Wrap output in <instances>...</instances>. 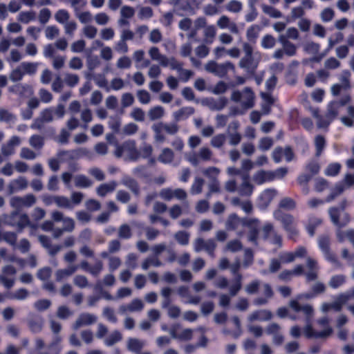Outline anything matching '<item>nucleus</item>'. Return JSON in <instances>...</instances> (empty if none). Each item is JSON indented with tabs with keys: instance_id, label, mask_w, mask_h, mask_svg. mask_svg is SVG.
I'll return each instance as SVG.
<instances>
[{
	"instance_id": "1",
	"label": "nucleus",
	"mask_w": 354,
	"mask_h": 354,
	"mask_svg": "<svg viewBox=\"0 0 354 354\" xmlns=\"http://www.w3.org/2000/svg\"><path fill=\"white\" fill-rule=\"evenodd\" d=\"M242 49L244 55L239 59L238 65L247 73H254L259 64V59L255 58L254 56V47L250 43L243 41L242 43Z\"/></svg>"
},
{
	"instance_id": "2",
	"label": "nucleus",
	"mask_w": 354,
	"mask_h": 354,
	"mask_svg": "<svg viewBox=\"0 0 354 354\" xmlns=\"http://www.w3.org/2000/svg\"><path fill=\"white\" fill-rule=\"evenodd\" d=\"M54 19L57 23L62 25L64 33L72 37L77 29V24L74 19H71L70 12L65 8H59L54 13Z\"/></svg>"
},
{
	"instance_id": "3",
	"label": "nucleus",
	"mask_w": 354,
	"mask_h": 354,
	"mask_svg": "<svg viewBox=\"0 0 354 354\" xmlns=\"http://www.w3.org/2000/svg\"><path fill=\"white\" fill-rule=\"evenodd\" d=\"M114 154L117 158H124L125 160H136L140 157V153L136 149L134 140H127L122 145L116 146Z\"/></svg>"
},
{
	"instance_id": "4",
	"label": "nucleus",
	"mask_w": 354,
	"mask_h": 354,
	"mask_svg": "<svg viewBox=\"0 0 354 354\" xmlns=\"http://www.w3.org/2000/svg\"><path fill=\"white\" fill-rule=\"evenodd\" d=\"M348 205V202L347 199L344 198L340 202L339 208L333 207L328 209V213L331 221L338 227H342L345 226L350 221V216L346 212H343L342 217L340 218V211L344 212Z\"/></svg>"
},
{
	"instance_id": "5",
	"label": "nucleus",
	"mask_w": 354,
	"mask_h": 354,
	"mask_svg": "<svg viewBox=\"0 0 354 354\" xmlns=\"http://www.w3.org/2000/svg\"><path fill=\"white\" fill-rule=\"evenodd\" d=\"M3 221L10 226L17 227L19 232L24 227L32 226L28 216L26 214H20L17 211H14L8 215H4Z\"/></svg>"
},
{
	"instance_id": "6",
	"label": "nucleus",
	"mask_w": 354,
	"mask_h": 354,
	"mask_svg": "<svg viewBox=\"0 0 354 354\" xmlns=\"http://www.w3.org/2000/svg\"><path fill=\"white\" fill-rule=\"evenodd\" d=\"M204 68L208 73L220 77L225 76L229 71L234 72L236 69L235 65L230 61L219 64L214 60H210L205 64Z\"/></svg>"
},
{
	"instance_id": "7",
	"label": "nucleus",
	"mask_w": 354,
	"mask_h": 354,
	"mask_svg": "<svg viewBox=\"0 0 354 354\" xmlns=\"http://www.w3.org/2000/svg\"><path fill=\"white\" fill-rule=\"evenodd\" d=\"M231 100L239 103L243 109H248L254 106V94L250 88L246 87L242 91H234L232 92Z\"/></svg>"
},
{
	"instance_id": "8",
	"label": "nucleus",
	"mask_w": 354,
	"mask_h": 354,
	"mask_svg": "<svg viewBox=\"0 0 354 354\" xmlns=\"http://www.w3.org/2000/svg\"><path fill=\"white\" fill-rule=\"evenodd\" d=\"M313 296L314 295L310 293L299 295L296 297V299H291L289 301V307L296 313L301 311L306 316V320H309L314 315L313 307L310 304H305L304 306H301L299 304V301L302 298L308 299L312 298Z\"/></svg>"
},
{
	"instance_id": "9",
	"label": "nucleus",
	"mask_w": 354,
	"mask_h": 354,
	"mask_svg": "<svg viewBox=\"0 0 354 354\" xmlns=\"http://www.w3.org/2000/svg\"><path fill=\"white\" fill-rule=\"evenodd\" d=\"M273 215L277 220L281 221L284 230L288 233L290 239L298 234V230L295 225V218L292 215L281 214L279 210H276Z\"/></svg>"
},
{
	"instance_id": "10",
	"label": "nucleus",
	"mask_w": 354,
	"mask_h": 354,
	"mask_svg": "<svg viewBox=\"0 0 354 354\" xmlns=\"http://www.w3.org/2000/svg\"><path fill=\"white\" fill-rule=\"evenodd\" d=\"M37 202V198L32 194H28L24 196H13L10 199V206L16 210L24 207H30Z\"/></svg>"
},
{
	"instance_id": "11",
	"label": "nucleus",
	"mask_w": 354,
	"mask_h": 354,
	"mask_svg": "<svg viewBox=\"0 0 354 354\" xmlns=\"http://www.w3.org/2000/svg\"><path fill=\"white\" fill-rule=\"evenodd\" d=\"M351 96L349 95H346L342 96L339 101L331 102L328 106L326 118L333 120L337 116L340 107L347 104L351 102Z\"/></svg>"
},
{
	"instance_id": "12",
	"label": "nucleus",
	"mask_w": 354,
	"mask_h": 354,
	"mask_svg": "<svg viewBox=\"0 0 354 354\" xmlns=\"http://www.w3.org/2000/svg\"><path fill=\"white\" fill-rule=\"evenodd\" d=\"M216 26L221 30H228L233 35H238L241 31L238 24L225 15H221L216 21Z\"/></svg>"
},
{
	"instance_id": "13",
	"label": "nucleus",
	"mask_w": 354,
	"mask_h": 354,
	"mask_svg": "<svg viewBox=\"0 0 354 354\" xmlns=\"http://www.w3.org/2000/svg\"><path fill=\"white\" fill-rule=\"evenodd\" d=\"M194 250L199 252L205 250L209 254L213 255L216 244L212 239L204 240L202 238H197L194 242Z\"/></svg>"
},
{
	"instance_id": "14",
	"label": "nucleus",
	"mask_w": 354,
	"mask_h": 354,
	"mask_svg": "<svg viewBox=\"0 0 354 354\" xmlns=\"http://www.w3.org/2000/svg\"><path fill=\"white\" fill-rule=\"evenodd\" d=\"M149 55L152 60L158 62L160 65L163 67L170 66L171 64H174V59H175L174 57H167L161 54L159 49L155 46L149 50Z\"/></svg>"
},
{
	"instance_id": "15",
	"label": "nucleus",
	"mask_w": 354,
	"mask_h": 354,
	"mask_svg": "<svg viewBox=\"0 0 354 354\" xmlns=\"http://www.w3.org/2000/svg\"><path fill=\"white\" fill-rule=\"evenodd\" d=\"M354 299V288L337 295L333 303L335 311L339 312L348 301Z\"/></svg>"
},
{
	"instance_id": "16",
	"label": "nucleus",
	"mask_w": 354,
	"mask_h": 354,
	"mask_svg": "<svg viewBox=\"0 0 354 354\" xmlns=\"http://www.w3.org/2000/svg\"><path fill=\"white\" fill-rule=\"evenodd\" d=\"M145 308L144 302L138 298L133 299L130 303L119 307V313L124 315L127 313H140Z\"/></svg>"
},
{
	"instance_id": "17",
	"label": "nucleus",
	"mask_w": 354,
	"mask_h": 354,
	"mask_svg": "<svg viewBox=\"0 0 354 354\" xmlns=\"http://www.w3.org/2000/svg\"><path fill=\"white\" fill-rule=\"evenodd\" d=\"M318 243L320 249L324 252L326 258L334 263L338 264V261L337 260L334 254H333L330 250V239L327 235H322L318 239Z\"/></svg>"
},
{
	"instance_id": "18",
	"label": "nucleus",
	"mask_w": 354,
	"mask_h": 354,
	"mask_svg": "<svg viewBox=\"0 0 354 354\" xmlns=\"http://www.w3.org/2000/svg\"><path fill=\"white\" fill-rule=\"evenodd\" d=\"M277 194V191L274 189H265L258 198V207L262 209H266Z\"/></svg>"
},
{
	"instance_id": "19",
	"label": "nucleus",
	"mask_w": 354,
	"mask_h": 354,
	"mask_svg": "<svg viewBox=\"0 0 354 354\" xmlns=\"http://www.w3.org/2000/svg\"><path fill=\"white\" fill-rule=\"evenodd\" d=\"M21 140L17 136H12L1 147V153L4 156H10L15 153V147L21 144Z\"/></svg>"
},
{
	"instance_id": "20",
	"label": "nucleus",
	"mask_w": 354,
	"mask_h": 354,
	"mask_svg": "<svg viewBox=\"0 0 354 354\" xmlns=\"http://www.w3.org/2000/svg\"><path fill=\"white\" fill-rule=\"evenodd\" d=\"M306 263L308 268V272L305 273L307 281L317 280L319 277V266L317 261L310 257H307L306 259Z\"/></svg>"
},
{
	"instance_id": "21",
	"label": "nucleus",
	"mask_w": 354,
	"mask_h": 354,
	"mask_svg": "<svg viewBox=\"0 0 354 354\" xmlns=\"http://www.w3.org/2000/svg\"><path fill=\"white\" fill-rule=\"evenodd\" d=\"M262 287L263 290V296L257 297L253 301L254 304L257 306L266 305L274 297V290L269 283H264L262 285Z\"/></svg>"
},
{
	"instance_id": "22",
	"label": "nucleus",
	"mask_w": 354,
	"mask_h": 354,
	"mask_svg": "<svg viewBox=\"0 0 354 354\" xmlns=\"http://www.w3.org/2000/svg\"><path fill=\"white\" fill-rule=\"evenodd\" d=\"M254 191V185L250 182L248 174L241 176V183L238 187V193L240 196H250Z\"/></svg>"
},
{
	"instance_id": "23",
	"label": "nucleus",
	"mask_w": 354,
	"mask_h": 354,
	"mask_svg": "<svg viewBox=\"0 0 354 354\" xmlns=\"http://www.w3.org/2000/svg\"><path fill=\"white\" fill-rule=\"evenodd\" d=\"M97 321V317L92 314L82 313L74 323V329L78 330L82 327L90 326Z\"/></svg>"
},
{
	"instance_id": "24",
	"label": "nucleus",
	"mask_w": 354,
	"mask_h": 354,
	"mask_svg": "<svg viewBox=\"0 0 354 354\" xmlns=\"http://www.w3.org/2000/svg\"><path fill=\"white\" fill-rule=\"evenodd\" d=\"M28 186V182L24 176H19L18 178L11 180L8 185V190L10 194L24 190Z\"/></svg>"
},
{
	"instance_id": "25",
	"label": "nucleus",
	"mask_w": 354,
	"mask_h": 354,
	"mask_svg": "<svg viewBox=\"0 0 354 354\" xmlns=\"http://www.w3.org/2000/svg\"><path fill=\"white\" fill-rule=\"evenodd\" d=\"M183 64L178 61L176 58L174 59V64L170 65V68L176 70L178 72L180 80L187 82L193 75V71L183 68Z\"/></svg>"
},
{
	"instance_id": "26",
	"label": "nucleus",
	"mask_w": 354,
	"mask_h": 354,
	"mask_svg": "<svg viewBox=\"0 0 354 354\" xmlns=\"http://www.w3.org/2000/svg\"><path fill=\"white\" fill-rule=\"evenodd\" d=\"M272 317V313L270 310L261 309L250 313L248 317V319L249 322H252L254 321H266Z\"/></svg>"
},
{
	"instance_id": "27",
	"label": "nucleus",
	"mask_w": 354,
	"mask_h": 354,
	"mask_svg": "<svg viewBox=\"0 0 354 354\" xmlns=\"http://www.w3.org/2000/svg\"><path fill=\"white\" fill-rule=\"evenodd\" d=\"M77 269V265H69L66 268L57 270L55 273L56 281H62L63 279L69 277L73 274Z\"/></svg>"
},
{
	"instance_id": "28",
	"label": "nucleus",
	"mask_w": 354,
	"mask_h": 354,
	"mask_svg": "<svg viewBox=\"0 0 354 354\" xmlns=\"http://www.w3.org/2000/svg\"><path fill=\"white\" fill-rule=\"evenodd\" d=\"M217 30L214 25H208L203 30V41L206 44H211L214 42Z\"/></svg>"
},
{
	"instance_id": "29",
	"label": "nucleus",
	"mask_w": 354,
	"mask_h": 354,
	"mask_svg": "<svg viewBox=\"0 0 354 354\" xmlns=\"http://www.w3.org/2000/svg\"><path fill=\"white\" fill-rule=\"evenodd\" d=\"M279 40L282 44L283 50L285 54L289 57L294 56L297 52V46L288 41L283 35L279 37Z\"/></svg>"
},
{
	"instance_id": "30",
	"label": "nucleus",
	"mask_w": 354,
	"mask_h": 354,
	"mask_svg": "<svg viewBox=\"0 0 354 354\" xmlns=\"http://www.w3.org/2000/svg\"><path fill=\"white\" fill-rule=\"evenodd\" d=\"M116 187L117 183L112 180L109 183L100 185L96 189V192L98 196L104 197L107 194L113 192L115 189Z\"/></svg>"
},
{
	"instance_id": "31",
	"label": "nucleus",
	"mask_w": 354,
	"mask_h": 354,
	"mask_svg": "<svg viewBox=\"0 0 354 354\" xmlns=\"http://www.w3.org/2000/svg\"><path fill=\"white\" fill-rule=\"evenodd\" d=\"M195 109L192 106H186L180 109L175 111L173 114L176 121H180L187 119L190 115H193Z\"/></svg>"
},
{
	"instance_id": "32",
	"label": "nucleus",
	"mask_w": 354,
	"mask_h": 354,
	"mask_svg": "<svg viewBox=\"0 0 354 354\" xmlns=\"http://www.w3.org/2000/svg\"><path fill=\"white\" fill-rule=\"evenodd\" d=\"M20 66L24 75H27L32 76L35 75L37 72L39 63L24 62L20 64Z\"/></svg>"
},
{
	"instance_id": "33",
	"label": "nucleus",
	"mask_w": 354,
	"mask_h": 354,
	"mask_svg": "<svg viewBox=\"0 0 354 354\" xmlns=\"http://www.w3.org/2000/svg\"><path fill=\"white\" fill-rule=\"evenodd\" d=\"M270 171L260 170L253 175V180L257 185H261L267 181H272Z\"/></svg>"
},
{
	"instance_id": "34",
	"label": "nucleus",
	"mask_w": 354,
	"mask_h": 354,
	"mask_svg": "<svg viewBox=\"0 0 354 354\" xmlns=\"http://www.w3.org/2000/svg\"><path fill=\"white\" fill-rule=\"evenodd\" d=\"M261 27L259 25L254 24L249 26L245 32L247 42L255 43L256 40L259 37Z\"/></svg>"
},
{
	"instance_id": "35",
	"label": "nucleus",
	"mask_w": 354,
	"mask_h": 354,
	"mask_svg": "<svg viewBox=\"0 0 354 354\" xmlns=\"http://www.w3.org/2000/svg\"><path fill=\"white\" fill-rule=\"evenodd\" d=\"M165 114V109L161 106H155L151 107L147 113L149 119L151 121H155L161 119Z\"/></svg>"
},
{
	"instance_id": "36",
	"label": "nucleus",
	"mask_w": 354,
	"mask_h": 354,
	"mask_svg": "<svg viewBox=\"0 0 354 354\" xmlns=\"http://www.w3.org/2000/svg\"><path fill=\"white\" fill-rule=\"evenodd\" d=\"M75 187L79 188H88L93 185V181L86 176L78 174L74 177Z\"/></svg>"
},
{
	"instance_id": "37",
	"label": "nucleus",
	"mask_w": 354,
	"mask_h": 354,
	"mask_svg": "<svg viewBox=\"0 0 354 354\" xmlns=\"http://www.w3.org/2000/svg\"><path fill=\"white\" fill-rule=\"evenodd\" d=\"M174 151L169 148H164L158 156V160L164 164H169L174 160Z\"/></svg>"
},
{
	"instance_id": "38",
	"label": "nucleus",
	"mask_w": 354,
	"mask_h": 354,
	"mask_svg": "<svg viewBox=\"0 0 354 354\" xmlns=\"http://www.w3.org/2000/svg\"><path fill=\"white\" fill-rule=\"evenodd\" d=\"M28 143L35 150H41L44 145V137L34 134L30 137Z\"/></svg>"
},
{
	"instance_id": "39",
	"label": "nucleus",
	"mask_w": 354,
	"mask_h": 354,
	"mask_svg": "<svg viewBox=\"0 0 354 354\" xmlns=\"http://www.w3.org/2000/svg\"><path fill=\"white\" fill-rule=\"evenodd\" d=\"M36 19V12L33 10L22 11L19 13L17 20L27 24Z\"/></svg>"
},
{
	"instance_id": "40",
	"label": "nucleus",
	"mask_w": 354,
	"mask_h": 354,
	"mask_svg": "<svg viewBox=\"0 0 354 354\" xmlns=\"http://www.w3.org/2000/svg\"><path fill=\"white\" fill-rule=\"evenodd\" d=\"M227 12L234 14H239L243 10V3L239 0H230L225 5Z\"/></svg>"
},
{
	"instance_id": "41",
	"label": "nucleus",
	"mask_w": 354,
	"mask_h": 354,
	"mask_svg": "<svg viewBox=\"0 0 354 354\" xmlns=\"http://www.w3.org/2000/svg\"><path fill=\"white\" fill-rule=\"evenodd\" d=\"M220 172V169L214 166L208 167L202 170V174L209 179L210 181L218 180V176Z\"/></svg>"
},
{
	"instance_id": "42",
	"label": "nucleus",
	"mask_w": 354,
	"mask_h": 354,
	"mask_svg": "<svg viewBox=\"0 0 354 354\" xmlns=\"http://www.w3.org/2000/svg\"><path fill=\"white\" fill-rule=\"evenodd\" d=\"M122 183L129 189L136 196L140 195L138 184L134 179L129 177H125L122 180Z\"/></svg>"
},
{
	"instance_id": "43",
	"label": "nucleus",
	"mask_w": 354,
	"mask_h": 354,
	"mask_svg": "<svg viewBox=\"0 0 354 354\" xmlns=\"http://www.w3.org/2000/svg\"><path fill=\"white\" fill-rule=\"evenodd\" d=\"M162 262L156 257H149L146 258L141 264L142 270H147L150 267H160L162 266Z\"/></svg>"
},
{
	"instance_id": "44",
	"label": "nucleus",
	"mask_w": 354,
	"mask_h": 354,
	"mask_svg": "<svg viewBox=\"0 0 354 354\" xmlns=\"http://www.w3.org/2000/svg\"><path fill=\"white\" fill-rule=\"evenodd\" d=\"M261 7L263 12L272 18L279 19L282 17L281 12L271 6L261 4Z\"/></svg>"
},
{
	"instance_id": "45",
	"label": "nucleus",
	"mask_w": 354,
	"mask_h": 354,
	"mask_svg": "<svg viewBox=\"0 0 354 354\" xmlns=\"http://www.w3.org/2000/svg\"><path fill=\"white\" fill-rule=\"evenodd\" d=\"M226 142V136L224 133H218L213 136L210 140V145L216 149L223 147Z\"/></svg>"
},
{
	"instance_id": "46",
	"label": "nucleus",
	"mask_w": 354,
	"mask_h": 354,
	"mask_svg": "<svg viewBox=\"0 0 354 354\" xmlns=\"http://www.w3.org/2000/svg\"><path fill=\"white\" fill-rule=\"evenodd\" d=\"M197 153L201 161H210L213 157V151L207 147H201Z\"/></svg>"
},
{
	"instance_id": "47",
	"label": "nucleus",
	"mask_w": 354,
	"mask_h": 354,
	"mask_svg": "<svg viewBox=\"0 0 354 354\" xmlns=\"http://www.w3.org/2000/svg\"><path fill=\"white\" fill-rule=\"evenodd\" d=\"M54 203L59 208L72 209L73 205L70 199L64 196H56Z\"/></svg>"
},
{
	"instance_id": "48",
	"label": "nucleus",
	"mask_w": 354,
	"mask_h": 354,
	"mask_svg": "<svg viewBox=\"0 0 354 354\" xmlns=\"http://www.w3.org/2000/svg\"><path fill=\"white\" fill-rule=\"evenodd\" d=\"M345 281L346 277L344 275H334L330 279L328 286L332 288L336 289L342 286L345 283Z\"/></svg>"
},
{
	"instance_id": "49",
	"label": "nucleus",
	"mask_w": 354,
	"mask_h": 354,
	"mask_svg": "<svg viewBox=\"0 0 354 354\" xmlns=\"http://www.w3.org/2000/svg\"><path fill=\"white\" fill-rule=\"evenodd\" d=\"M227 100L225 97H220L217 100H213L208 104L209 108L212 111H218L225 107Z\"/></svg>"
},
{
	"instance_id": "50",
	"label": "nucleus",
	"mask_w": 354,
	"mask_h": 354,
	"mask_svg": "<svg viewBox=\"0 0 354 354\" xmlns=\"http://www.w3.org/2000/svg\"><path fill=\"white\" fill-rule=\"evenodd\" d=\"M173 196L174 198L183 202L185 207H189V204L187 201V193L185 189L182 188H176L173 189Z\"/></svg>"
},
{
	"instance_id": "51",
	"label": "nucleus",
	"mask_w": 354,
	"mask_h": 354,
	"mask_svg": "<svg viewBox=\"0 0 354 354\" xmlns=\"http://www.w3.org/2000/svg\"><path fill=\"white\" fill-rule=\"evenodd\" d=\"M261 285V281L257 279L252 280L245 286V291L248 295L257 294L259 290Z\"/></svg>"
},
{
	"instance_id": "52",
	"label": "nucleus",
	"mask_w": 354,
	"mask_h": 354,
	"mask_svg": "<svg viewBox=\"0 0 354 354\" xmlns=\"http://www.w3.org/2000/svg\"><path fill=\"white\" fill-rule=\"evenodd\" d=\"M118 237L122 239H129L132 236L131 227L127 224H122L118 230Z\"/></svg>"
},
{
	"instance_id": "53",
	"label": "nucleus",
	"mask_w": 354,
	"mask_h": 354,
	"mask_svg": "<svg viewBox=\"0 0 354 354\" xmlns=\"http://www.w3.org/2000/svg\"><path fill=\"white\" fill-rule=\"evenodd\" d=\"M249 6H250V10L245 15L244 18H245V20L246 22H252L257 19V17L258 16V12H257V10L254 3L252 2V0H250Z\"/></svg>"
},
{
	"instance_id": "54",
	"label": "nucleus",
	"mask_w": 354,
	"mask_h": 354,
	"mask_svg": "<svg viewBox=\"0 0 354 354\" xmlns=\"http://www.w3.org/2000/svg\"><path fill=\"white\" fill-rule=\"evenodd\" d=\"M73 281L74 285L80 288H85L90 286L87 277L82 274L75 275Z\"/></svg>"
},
{
	"instance_id": "55",
	"label": "nucleus",
	"mask_w": 354,
	"mask_h": 354,
	"mask_svg": "<svg viewBox=\"0 0 354 354\" xmlns=\"http://www.w3.org/2000/svg\"><path fill=\"white\" fill-rule=\"evenodd\" d=\"M261 45L265 49L272 48L276 45V39L271 35H266L261 39Z\"/></svg>"
},
{
	"instance_id": "56",
	"label": "nucleus",
	"mask_w": 354,
	"mask_h": 354,
	"mask_svg": "<svg viewBox=\"0 0 354 354\" xmlns=\"http://www.w3.org/2000/svg\"><path fill=\"white\" fill-rule=\"evenodd\" d=\"M340 84L343 85L345 89H350L351 87V73L346 70L343 71L339 77Z\"/></svg>"
},
{
	"instance_id": "57",
	"label": "nucleus",
	"mask_w": 354,
	"mask_h": 354,
	"mask_svg": "<svg viewBox=\"0 0 354 354\" xmlns=\"http://www.w3.org/2000/svg\"><path fill=\"white\" fill-rule=\"evenodd\" d=\"M128 349L131 351L139 353L143 347V344L135 338H129L127 344Z\"/></svg>"
},
{
	"instance_id": "58",
	"label": "nucleus",
	"mask_w": 354,
	"mask_h": 354,
	"mask_svg": "<svg viewBox=\"0 0 354 354\" xmlns=\"http://www.w3.org/2000/svg\"><path fill=\"white\" fill-rule=\"evenodd\" d=\"M101 64L100 58L97 55H88L86 57V66L89 71H93Z\"/></svg>"
},
{
	"instance_id": "59",
	"label": "nucleus",
	"mask_w": 354,
	"mask_h": 354,
	"mask_svg": "<svg viewBox=\"0 0 354 354\" xmlns=\"http://www.w3.org/2000/svg\"><path fill=\"white\" fill-rule=\"evenodd\" d=\"M83 35L88 39H94L97 34V28L93 26L87 24L82 28Z\"/></svg>"
},
{
	"instance_id": "60",
	"label": "nucleus",
	"mask_w": 354,
	"mask_h": 354,
	"mask_svg": "<svg viewBox=\"0 0 354 354\" xmlns=\"http://www.w3.org/2000/svg\"><path fill=\"white\" fill-rule=\"evenodd\" d=\"M94 20L97 25L105 26L109 23L111 18L106 12H101L95 15Z\"/></svg>"
},
{
	"instance_id": "61",
	"label": "nucleus",
	"mask_w": 354,
	"mask_h": 354,
	"mask_svg": "<svg viewBox=\"0 0 354 354\" xmlns=\"http://www.w3.org/2000/svg\"><path fill=\"white\" fill-rule=\"evenodd\" d=\"M51 17V12L47 8H41L38 14V20L41 24H46Z\"/></svg>"
},
{
	"instance_id": "62",
	"label": "nucleus",
	"mask_w": 354,
	"mask_h": 354,
	"mask_svg": "<svg viewBox=\"0 0 354 354\" xmlns=\"http://www.w3.org/2000/svg\"><path fill=\"white\" fill-rule=\"evenodd\" d=\"M131 59L125 55L119 57L115 64L116 67L120 70L129 68L131 66Z\"/></svg>"
},
{
	"instance_id": "63",
	"label": "nucleus",
	"mask_w": 354,
	"mask_h": 354,
	"mask_svg": "<svg viewBox=\"0 0 354 354\" xmlns=\"http://www.w3.org/2000/svg\"><path fill=\"white\" fill-rule=\"evenodd\" d=\"M132 119L137 122H143L145 118V111L139 107H134L130 113Z\"/></svg>"
},
{
	"instance_id": "64",
	"label": "nucleus",
	"mask_w": 354,
	"mask_h": 354,
	"mask_svg": "<svg viewBox=\"0 0 354 354\" xmlns=\"http://www.w3.org/2000/svg\"><path fill=\"white\" fill-rule=\"evenodd\" d=\"M324 65L326 70H335L340 67L341 62L337 58L330 57L324 61Z\"/></svg>"
}]
</instances>
